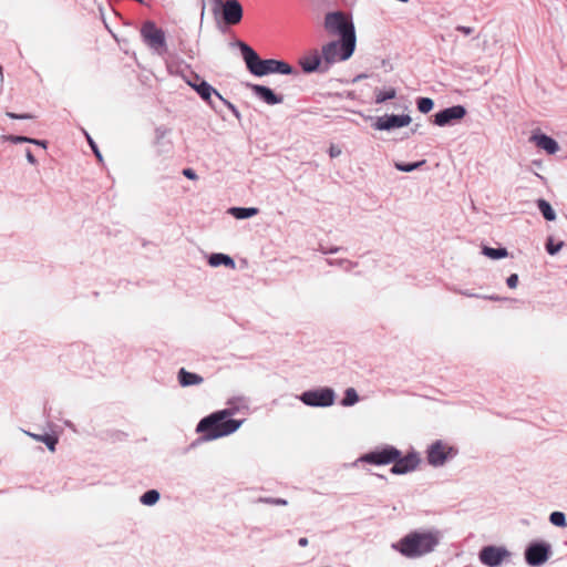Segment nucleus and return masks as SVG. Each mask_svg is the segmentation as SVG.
Returning a JSON list of instances; mask_svg holds the SVG:
<instances>
[{
  "label": "nucleus",
  "instance_id": "nucleus-1",
  "mask_svg": "<svg viewBox=\"0 0 567 567\" xmlns=\"http://www.w3.org/2000/svg\"><path fill=\"white\" fill-rule=\"evenodd\" d=\"M233 410L225 409L204 417L197 425V432L205 433V440L212 441L236 432L243 421L229 419Z\"/></svg>",
  "mask_w": 567,
  "mask_h": 567
},
{
  "label": "nucleus",
  "instance_id": "nucleus-2",
  "mask_svg": "<svg viewBox=\"0 0 567 567\" xmlns=\"http://www.w3.org/2000/svg\"><path fill=\"white\" fill-rule=\"evenodd\" d=\"M439 542L437 532H413L404 536L395 548L405 557L415 558L431 553Z\"/></svg>",
  "mask_w": 567,
  "mask_h": 567
},
{
  "label": "nucleus",
  "instance_id": "nucleus-3",
  "mask_svg": "<svg viewBox=\"0 0 567 567\" xmlns=\"http://www.w3.org/2000/svg\"><path fill=\"white\" fill-rule=\"evenodd\" d=\"M241 48L248 70L257 76L270 73L291 74L293 72L292 68L284 61L274 59L261 60L248 45L241 44Z\"/></svg>",
  "mask_w": 567,
  "mask_h": 567
},
{
  "label": "nucleus",
  "instance_id": "nucleus-4",
  "mask_svg": "<svg viewBox=\"0 0 567 567\" xmlns=\"http://www.w3.org/2000/svg\"><path fill=\"white\" fill-rule=\"evenodd\" d=\"M324 28L330 35H355V28L350 13L333 11L326 14Z\"/></svg>",
  "mask_w": 567,
  "mask_h": 567
},
{
  "label": "nucleus",
  "instance_id": "nucleus-5",
  "mask_svg": "<svg viewBox=\"0 0 567 567\" xmlns=\"http://www.w3.org/2000/svg\"><path fill=\"white\" fill-rule=\"evenodd\" d=\"M357 38H339L337 41H332L321 50V58L327 63H334L349 59L355 47Z\"/></svg>",
  "mask_w": 567,
  "mask_h": 567
},
{
  "label": "nucleus",
  "instance_id": "nucleus-6",
  "mask_svg": "<svg viewBox=\"0 0 567 567\" xmlns=\"http://www.w3.org/2000/svg\"><path fill=\"white\" fill-rule=\"evenodd\" d=\"M456 451L453 447L449 446L442 441H436L429 446L426 458L429 464L436 467L444 465L445 462L449 458L454 457Z\"/></svg>",
  "mask_w": 567,
  "mask_h": 567
},
{
  "label": "nucleus",
  "instance_id": "nucleus-7",
  "mask_svg": "<svg viewBox=\"0 0 567 567\" xmlns=\"http://www.w3.org/2000/svg\"><path fill=\"white\" fill-rule=\"evenodd\" d=\"M550 551L551 546L548 543H532L525 550V559L530 566H540L548 560Z\"/></svg>",
  "mask_w": 567,
  "mask_h": 567
},
{
  "label": "nucleus",
  "instance_id": "nucleus-8",
  "mask_svg": "<svg viewBox=\"0 0 567 567\" xmlns=\"http://www.w3.org/2000/svg\"><path fill=\"white\" fill-rule=\"evenodd\" d=\"M400 456V451L394 446L386 445L380 450L363 455L360 460L365 463L384 465L393 463Z\"/></svg>",
  "mask_w": 567,
  "mask_h": 567
},
{
  "label": "nucleus",
  "instance_id": "nucleus-9",
  "mask_svg": "<svg viewBox=\"0 0 567 567\" xmlns=\"http://www.w3.org/2000/svg\"><path fill=\"white\" fill-rule=\"evenodd\" d=\"M221 20L227 25H234L243 19V7L238 0H226L220 12Z\"/></svg>",
  "mask_w": 567,
  "mask_h": 567
},
{
  "label": "nucleus",
  "instance_id": "nucleus-10",
  "mask_svg": "<svg viewBox=\"0 0 567 567\" xmlns=\"http://www.w3.org/2000/svg\"><path fill=\"white\" fill-rule=\"evenodd\" d=\"M393 466L391 467V473L395 475L406 474L409 472L414 471L420 464L419 454L415 452H410L405 456H400L394 460Z\"/></svg>",
  "mask_w": 567,
  "mask_h": 567
},
{
  "label": "nucleus",
  "instance_id": "nucleus-11",
  "mask_svg": "<svg viewBox=\"0 0 567 567\" xmlns=\"http://www.w3.org/2000/svg\"><path fill=\"white\" fill-rule=\"evenodd\" d=\"M188 84L200 95V97L203 100H205L207 102L210 100L213 94L217 95L221 101H224L228 105V107L233 111V113L237 117H239V113L236 110V107L231 103L225 101L223 99V96L206 81L200 80L198 76H196L195 81L188 82Z\"/></svg>",
  "mask_w": 567,
  "mask_h": 567
},
{
  "label": "nucleus",
  "instance_id": "nucleus-12",
  "mask_svg": "<svg viewBox=\"0 0 567 567\" xmlns=\"http://www.w3.org/2000/svg\"><path fill=\"white\" fill-rule=\"evenodd\" d=\"M412 122L410 115H384L377 120L374 127L380 131H390L398 127L408 126Z\"/></svg>",
  "mask_w": 567,
  "mask_h": 567
},
{
  "label": "nucleus",
  "instance_id": "nucleus-13",
  "mask_svg": "<svg viewBox=\"0 0 567 567\" xmlns=\"http://www.w3.org/2000/svg\"><path fill=\"white\" fill-rule=\"evenodd\" d=\"M466 114V110L462 105H454L437 112L434 115V123L439 126L452 124L453 121L462 120Z\"/></svg>",
  "mask_w": 567,
  "mask_h": 567
},
{
  "label": "nucleus",
  "instance_id": "nucleus-14",
  "mask_svg": "<svg viewBox=\"0 0 567 567\" xmlns=\"http://www.w3.org/2000/svg\"><path fill=\"white\" fill-rule=\"evenodd\" d=\"M508 555L505 548L486 546L480 553L481 561L488 567H496L501 565L503 559Z\"/></svg>",
  "mask_w": 567,
  "mask_h": 567
},
{
  "label": "nucleus",
  "instance_id": "nucleus-15",
  "mask_svg": "<svg viewBox=\"0 0 567 567\" xmlns=\"http://www.w3.org/2000/svg\"><path fill=\"white\" fill-rule=\"evenodd\" d=\"M529 141L533 142L538 148L544 150L548 154H555L559 150L558 143L550 136H547L546 134H533Z\"/></svg>",
  "mask_w": 567,
  "mask_h": 567
},
{
  "label": "nucleus",
  "instance_id": "nucleus-16",
  "mask_svg": "<svg viewBox=\"0 0 567 567\" xmlns=\"http://www.w3.org/2000/svg\"><path fill=\"white\" fill-rule=\"evenodd\" d=\"M254 93L264 100L268 105H275L282 102V97L277 96L269 87L264 85H252Z\"/></svg>",
  "mask_w": 567,
  "mask_h": 567
},
{
  "label": "nucleus",
  "instance_id": "nucleus-17",
  "mask_svg": "<svg viewBox=\"0 0 567 567\" xmlns=\"http://www.w3.org/2000/svg\"><path fill=\"white\" fill-rule=\"evenodd\" d=\"M299 64L306 73L317 71L319 68V53L313 51L311 54H306L299 59Z\"/></svg>",
  "mask_w": 567,
  "mask_h": 567
},
{
  "label": "nucleus",
  "instance_id": "nucleus-18",
  "mask_svg": "<svg viewBox=\"0 0 567 567\" xmlns=\"http://www.w3.org/2000/svg\"><path fill=\"white\" fill-rule=\"evenodd\" d=\"M178 382L182 386L196 385L203 382V378L196 373L188 372L186 369L182 368L178 371Z\"/></svg>",
  "mask_w": 567,
  "mask_h": 567
},
{
  "label": "nucleus",
  "instance_id": "nucleus-19",
  "mask_svg": "<svg viewBox=\"0 0 567 567\" xmlns=\"http://www.w3.org/2000/svg\"><path fill=\"white\" fill-rule=\"evenodd\" d=\"M208 264L212 267L225 266L234 269L236 267L234 259L225 254L216 252L212 254L208 258Z\"/></svg>",
  "mask_w": 567,
  "mask_h": 567
},
{
  "label": "nucleus",
  "instance_id": "nucleus-20",
  "mask_svg": "<svg viewBox=\"0 0 567 567\" xmlns=\"http://www.w3.org/2000/svg\"><path fill=\"white\" fill-rule=\"evenodd\" d=\"M228 214L237 219H247L258 214V208L255 207H231Z\"/></svg>",
  "mask_w": 567,
  "mask_h": 567
},
{
  "label": "nucleus",
  "instance_id": "nucleus-21",
  "mask_svg": "<svg viewBox=\"0 0 567 567\" xmlns=\"http://www.w3.org/2000/svg\"><path fill=\"white\" fill-rule=\"evenodd\" d=\"M27 435L32 437L33 440L44 443L50 452L55 451V446L58 444V437L49 434H35L31 432H25Z\"/></svg>",
  "mask_w": 567,
  "mask_h": 567
},
{
  "label": "nucleus",
  "instance_id": "nucleus-22",
  "mask_svg": "<svg viewBox=\"0 0 567 567\" xmlns=\"http://www.w3.org/2000/svg\"><path fill=\"white\" fill-rule=\"evenodd\" d=\"M145 44L158 54L166 51L165 38H144Z\"/></svg>",
  "mask_w": 567,
  "mask_h": 567
},
{
  "label": "nucleus",
  "instance_id": "nucleus-23",
  "mask_svg": "<svg viewBox=\"0 0 567 567\" xmlns=\"http://www.w3.org/2000/svg\"><path fill=\"white\" fill-rule=\"evenodd\" d=\"M537 207L546 220L553 221L556 219V214L547 200L543 198L538 199Z\"/></svg>",
  "mask_w": 567,
  "mask_h": 567
},
{
  "label": "nucleus",
  "instance_id": "nucleus-24",
  "mask_svg": "<svg viewBox=\"0 0 567 567\" xmlns=\"http://www.w3.org/2000/svg\"><path fill=\"white\" fill-rule=\"evenodd\" d=\"M140 35H165V33L155 22L147 20L143 23Z\"/></svg>",
  "mask_w": 567,
  "mask_h": 567
},
{
  "label": "nucleus",
  "instance_id": "nucleus-25",
  "mask_svg": "<svg viewBox=\"0 0 567 567\" xmlns=\"http://www.w3.org/2000/svg\"><path fill=\"white\" fill-rule=\"evenodd\" d=\"M483 254L491 259H501L507 257L508 251L506 248H491L485 246Z\"/></svg>",
  "mask_w": 567,
  "mask_h": 567
},
{
  "label": "nucleus",
  "instance_id": "nucleus-26",
  "mask_svg": "<svg viewBox=\"0 0 567 567\" xmlns=\"http://www.w3.org/2000/svg\"><path fill=\"white\" fill-rule=\"evenodd\" d=\"M140 501L146 506L155 505L159 501V493L156 489H150L141 496Z\"/></svg>",
  "mask_w": 567,
  "mask_h": 567
},
{
  "label": "nucleus",
  "instance_id": "nucleus-27",
  "mask_svg": "<svg viewBox=\"0 0 567 567\" xmlns=\"http://www.w3.org/2000/svg\"><path fill=\"white\" fill-rule=\"evenodd\" d=\"M300 400L307 405L319 406V391L305 392L300 396Z\"/></svg>",
  "mask_w": 567,
  "mask_h": 567
},
{
  "label": "nucleus",
  "instance_id": "nucleus-28",
  "mask_svg": "<svg viewBox=\"0 0 567 567\" xmlns=\"http://www.w3.org/2000/svg\"><path fill=\"white\" fill-rule=\"evenodd\" d=\"M359 401V396L357 391L353 388H349L346 390L344 398L341 401L343 406H351Z\"/></svg>",
  "mask_w": 567,
  "mask_h": 567
},
{
  "label": "nucleus",
  "instance_id": "nucleus-29",
  "mask_svg": "<svg viewBox=\"0 0 567 567\" xmlns=\"http://www.w3.org/2000/svg\"><path fill=\"white\" fill-rule=\"evenodd\" d=\"M424 164H425V161L423 159V161L411 163V164H403V163L396 162L394 164V166L398 171H401V172H412V171L421 167Z\"/></svg>",
  "mask_w": 567,
  "mask_h": 567
},
{
  "label": "nucleus",
  "instance_id": "nucleus-30",
  "mask_svg": "<svg viewBox=\"0 0 567 567\" xmlns=\"http://www.w3.org/2000/svg\"><path fill=\"white\" fill-rule=\"evenodd\" d=\"M396 95V91L394 89H390L388 91H377L375 93V102L383 103L386 100L394 99Z\"/></svg>",
  "mask_w": 567,
  "mask_h": 567
},
{
  "label": "nucleus",
  "instance_id": "nucleus-31",
  "mask_svg": "<svg viewBox=\"0 0 567 567\" xmlns=\"http://www.w3.org/2000/svg\"><path fill=\"white\" fill-rule=\"evenodd\" d=\"M334 393L331 389H321V406H329L333 403Z\"/></svg>",
  "mask_w": 567,
  "mask_h": 567
},
{
  "label": "nucleus",
  "instance_id": "nucleus-32",
  "mask_svg": "<svg viewBox=\"0 0 567 567\" xmlns=\"http://www.w3.org/2000/svg\"><path fill=\"white\" fill-rule=\"evenodd\" d=\"M549 520L555 526H558V527L566 526V517H565V514L561 512H553L549 516Z\"/></svg>",
  "mask_w": 567,
  "mask_h": 567
},
{
  "label": "nucleus",
  "instance_id": "nucleus-33",
  "mask_svg": "<svg viewBox=\"0 0 567 567\" xmlns=\"http://www.w3.org/2000/svg\"><path fill=\"white\" fill-rule=\"evenodd\" d=\"M433 101L429 97H421L417 100V109L421 113H429L433 109Z\"/></svg>",
  "mask_w": 567,
  "mask_h": 567
},
{
  "label": "nucleus",
  "instance_id": "nucleus-34",
  "mask_svg": "<svg viewBox=\"0 0 567 567\" xmlns=\"http://www.w3.org/2000/svg\"><path fill=\"white\" fill-rule=\"evenodd\" d=\"M564 246V241L554 243L551 237H548L546 243V250L549 255H556Z\"/></svg>",
  "mask_w": 567,
  "mask_h": 567
},
{
  "label": "nucleus",
  "instance_id": "nucleus-35",
  "mask_svg": "<svg viewBox=\"0 0 567 567\" xmlns=\"http://www.w3.org/2000/svg\"><path fill=\"white\" fill-rule=\"evenodd\" d=\"M2 138L6 141H9V142H12L14 144L31 142V137L19 136V135H4V136H2Z\"/></svg>",
  "mask_w": 567,
  "mask_h": 567
},
{
  "label": "nucleus",
  "instance_id": "nucleus-36",
  "mask_svg": "<svg viewBox=\"0 0 567 567\" xmlns=\"http://www.w3.org/2000/svg\"><path fill=\"white\" fill-rule=\"evenodd\" d=\"M6 115L10 118H14V120H30V118H33V115L31 114H16V113H12V112H7Z\"/></svg>",
  "mask_w": 567,
  "mask_h": 567
},
{
  "label": "nucleus",
  "instance_id": "nucleus-37",
  "mask_svg": "<svg viewBox=\"0 0 567 567\" xmlns=\"http://www.w3.org/2000/svg\"><path fill=\"white\" fill-rule=\"evenodd\" d=\"M506 284L511 289L516 288L518 285V276L516 274L511 275L507 278Z\"/></svg>",
  "mask_w": 567,
  "mask_h": 567
},
{
  "label": "nucleus",
  "instance_id": "nucleus-38",
  "mask_svg": "<svg viewBox=\"0 0 567 567\" xmlns=\"http://www.w3.org/2000/svg\"><path fill=\"white\" fill-rule=\"evenodd\" d=\"M183 175L192 181L197 179V174L192 168H185Z\"/></svg>",
  "mask_w": 567,
  "mask_h": 567
},
{
  "label": "nucleus",
  "instance_id": "nucleus-39",
  "mask_svg": "<svg viewBox=\"0 0 567 567\" xmlns=\"http://www.w3.org/2000/svg\"><path fill=\"white\" fill-rule=\"evenodd\" d=\"M329 154L332 158L338 157L341 154V148L339 146L331 145Z\"/></svg>",
  "mask_w": 567,
  "mask_h": 567
},
{
  "label": "nucleus",
  "instance_id": "nucleus-40",
  "mask_svg": "<svg viewBox=\"0 0 567 567\" xmlns=\"http://www.w3.org/2000/svg\"><path fill=\"white\" fill-rule=\"evenodd\" d=\"M25 158H27V161H28L30 164H32V165L37 164V159H35V157L33 156V154L31 153V151H30V150H27V151H25Z\"/></svg>",
  "mask_w": 567,
  "mask_h": 567
},
{
  "label": "nucleus",
  "instance_id": "nucleus-41",
  "mask_svg": "<svg viewBox=\"0 0 567 567\" xmlns=\"http://www.w3.org/2000/svg\"><path fill=\"white\" fill-rule=\"evenodd\" d=\"M31 144H35L37 146H41L43 148H47V142L41 140L31 138Z\"/></svg>",
  "mask_w": 567,
  "mask_h": 567
},
{
  "label": "nucleus",
  "instance_id": "nucleus-42",
  "mask_svg": "<svg viewBox=\"0 0 567 567\" xmlns=\"http://www.w3.org/2000/svg\"><path fill=\"white\" fill-rule=\"evenodd\" d=\"M268 502L275 505H287V501L282 498H274Z\"/></svg>",
  "mask_w": 567,
  "mask_h": 567
},
{
  "label": "nucleus",
  "instance_id": "nucleus-43",
  "mask_svg": "<svg viewBox=\"0 0 567 567\" xmlns=\"http://www.w3.org/2000/svg\"><path fill=\"white\" fill-rule=\"evenodd\" d=\"M456 30H457V31H461V32H463V33H465V34H468V33H471V32L473 31V30H472V28H470V27H464V25H458V27H456Z\"/></svg>",
  "mask_w": 567,
  "mask_h": 567
},
{
  "label": "nucleus",
  "instance_id": "nucleus-44",
  "mask_svg": "<svg viewBox=\"0 0 567 567\" xmlns=\"http://www.w3.org/2000/svg\"><path fill=\"white\" fill-rule=\"evenodd\" d=\"M458 293H461L463 296H466V297H474V298H480L481 297L480 295L472 293L471 291H467V290H458Z\"/></svg>",
  "mask_w": 567,
  "mask_h": 567
},
{
  "label": "nucleus",
  "instance_id": "nucleus-45",
  "mask_svg": "<svg viewBox=\"0 0 567 567\" xmlns=\"http://www.w3.org/2000/svg\"><path fill=\"white\" fill-rule=\"evenodd\" d=\"M298 544L301 546V547H305L308 545V539L306 537H301L299 540H298Z\"/></svg>",
  "mask_w": 567,
  "mask_h": 567
},
{
  "label": "nucleus",
  "instance_id": "nucleus-46",
  "mask_svg": "<svg viewBox=\"0 0 567 567\" xmlns=\"http://www.w3.org/2000/svg\"><path fill=\"white\" fill-rule=\"evenodd\" d=\"M338 250H339L338 248H336V249H330V250H326V249H323V248L321 247L320 254H321V255H322V254L324 255V254H328V252H336V251H338Z\"/></svg>",
  "mask_w": 567,
  "mask_h": 567
},
{
  "label": "nucleus",
  "instance_id": "nucleus-47",
  "mask_svg": "<svg viewBox=\"0 0 567 567\" xmlns=\"http://www.w3.org/2000/svg\"><path fill=\"white\" fill-rule=\"evenodd\" d=\"M92 150L94 151V153H95L96 157L101 161V159H102V155H101V153L99 152L97 147H96V146H93V148H92Z\"/></svg>",
  "mask_w": 567,
  "mask_h": 567
},
{
  "label": "nucleus",
  "instance_id": "nucleus-48",
  "mask_svg": "<svg viewBox=\"0 0 567 567\" xmlns=\"http://www.w3.org/2000/svg\"><path fill=\"white\" fill-rule=\"evenodd\" d=\"M64 424H65L69 429H71V430L75 431L74 425H73V423H72V422H70V421H65V422H64Z\"/></svg>",
  "mask_w": 567,
  "mask_h": 567
},
{
  "label": "nucleus",
  "instance_id": "nucleus-49",
  "mask_svg": "<svg viewBox=\"0 0 567 567\" xmlns=\"http://www.w3.org/2000/svg\"><path fill=\"white\" fill-rule=\"evenodd\" d=\"M3 80H4V78H3L2 68L0 66V87H1V86H2V84H3Z\"/></svg>",
  "mask_w": 567,
  "mask_h": 567
},
{
  "label": "nucleus",
  "instance_id": "nucleus-50",
  "mask_svg": "<svg viewBox=\"0 0 567 567\" xmlns=\"http://www.w3.org/2000/svg\"><path fill=\"white\" fill-rule=\"evenodd\" d=\"M486 298H487V299H491V300H499V299H501L499 297H493V296H491V297H486Z\"/></svg>",
  "mask_w": 567,
  "mask_h": 567
},
{
  "label": "nucleus",
  "instance_id": "nucleus-51",
  "mask_svg": "<svg viewBox=\"0 0 567 567\" xmlns=\"http://www.w3.org/2000/svg\"><path fill=\"white\" fill-rule=\"evenodd\" d=\"M87 138H89V143H90V145H91L92 147H93V146H95L94 142H93L90 137H87Z\"/></svg>",
  "mask_w": 567,
  "mask_h": 567
},
{
  "label": "nucleus",
  "instance_id": "nucleus-52",
  "mask_svg": "<svg viewBox=\"0 0 567 567\" xmlns=\"http://www.w3.org/2000/svg\"><path fill=\"white\" fill-rule=\"evenodd\" d=\"M308 1L315 6L317 0H308Z\"/></svg>",
  "mask_w": 567,
  "mask_h": 567
}]
</instances>
